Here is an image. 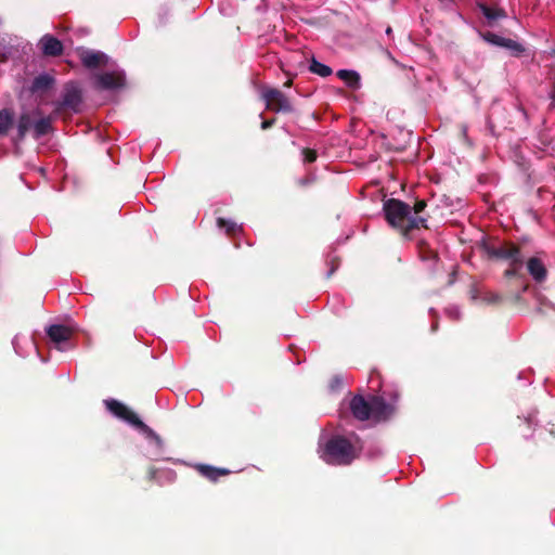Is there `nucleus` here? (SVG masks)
Listing matches in <instances>:
<instances>
[{
    "mask_svg": "<svg viewBox=\"0 0 555 555\" xmlns=\"http://www.w3.org/2000/svg\"><path fill=\"white\" fill-rule=\"evenodd\" d=\"M383 210L387 222L408 235L412 230L427 228V218L424 216H412L411 206L403 201L389 198L384 202Z\"/></svg>",
    "mask_w": 555,
    "mask_h": 555,
    "instance_id": "nucleus-1",
    "label": "nucleus"
},
{
    "mask_svg": "<svg viewBox=\"0 0 555 555\" xmlns=\"http://www.w3.org/2000/svg\"><path fill=\"white\" fill-rule=\"evenodd\" d=\"M479 247L485 257L490 261L524 264L520 247L511 241L501 240L495 236L483 237L479 242Z\"/></svg>",
    "mask_w": 555,
    "mask_h": 555,
    "instance_id": "nucleus-2",
    "label": "nucleus"
},
{
    "mask_svg": "<svg viewBox=\"0 0 555 555\" xmlns=\"http://www.w3.org/2000/svg\"><path fill=\"white\" fill-rule=\"evenodd\" d=\"M359 456V449L343 436L331 438L321 457L332 465H348Z\"/></svg>",
    "mask_w": 555,
    "mask_h": 555,
    "instance_id": "nucleus-3",
    "label": "nucleus"
},
{
    "mask_svg": "<svg viewBox=\"0 0 555 555\" xmlns=\"http://www.w3.org/2000/svg\"><path fill=\"white\" fill-rule=\"evenodd\" d=\"M82 107V90L78 82L69 81L64 86L62 99L55 103L53 115L66 118L79 114Z\"/></svg>",
    "mask_w": 555,
    "mask_h": 555,
    "instance_id": "nucleus-4",
    "label": "nucleus"
},
{
    "mask_svg": "<svg viewBox=\"0 0 555 555\" xmlns=\"http://www.w3.org/2000/svg\"><path fill=\"white\" fill-rule=\"evenodd\" d=\"M103 403L107 411L114 416L125 421L140 431L146 434L149 437H152L158 444L162 442L160 437L151 427L144 424L140 417L127 405L116 399H105Z\"/></svg>",
    "mask_w": 555,
    "mask_h": 555,
    "instance_id": "nucleus-5",
    "label": "nucleus"
},
{
    "mask_svg": "<svg viewBox=\"0 0 555 555\" xmlns=\"http://www.w3.org/2000/svg\"><path fill=\"white\" fill-rule=\"evenodd\" d=\"M266 108L274 113H293L294 106L291 100L279 89L268 88L262 92Z\"/></svg>",
    "mask_w": 555,
    "mask_h": 555,
    "instance_id": "nucleus-6",
    "label": "nucleus"
},
{
    "mask_svg": "<svg viewBox=\"0 0 555 555\" xmlns=\"http://www.w3.org/2000/svg\"><path fill=\"white\" fill-rule=\"evenodd\" d=\"M127 85L124 70L106 72L94 76V88L96 90H118Z\"/></svg>",
    "mask_w": 555,
    "mask_h": 555,
    "instance_id": "nucleus-7",
    "label": "nucleus"
},
{
    "mask_svg": "<svg viewBox=\"0 0 555 555\" xmlns=\"http://www.w3.org/2000/svg\"><path fill=\"white\" fill-rule=\"evenodd\" d=\"M350 411L354 418L367 421L372 416V402L366 401L363 396H354L349 403Z\"/></svg>",
    "mask_w": 555,
    "mask_h": 555,
    "instance_id": "nucleus-8",
    "label": "nucleus"
},
{
    "mask_svg": "<svg viewBox=\"0 0 555 555\" xmlns=\"http://www.w3.org/2000/svg\"><path fill=\"white\" fill-rule=\"evenodd\" d=\"M372 417L376 421H386L395 413V405L387 403L382 396H372Z\"/></svg>",
    "mask_w": 555,
    "mask_h": 555,
    "instance_id": "nucleus-9",
    "label": "nucleus"
},
{
    "mask_svg": "<svg viewBox=\"0 0 555 555\" xmlns=\"http://www.w3.org/2000/svg\"><path fill=\"white\" fill-rule=\"evenodd\" d=\"M39 46L46 56H60L64 51L62 41L52 35H44L40 39Z\"/></svg>",
    "mask_w": 555,
    "mask_h": 555,
    "instance_id": "nucleus-10",
    "label": "nucleus"
},
{
    "mask_svg": "<svg viewBox=\"0 0 555 555\" xmlns=\"http://www.w3.org/2000/svg\"><path fill=\"white\" fill-rule=\"evenodd\" d=\"M41 115L40 109H34L33 112H24L20 115L17 120V140L23 141L27 132L33 128L35 118Z\"/></svg>",
    "mask_w": 555,
    "mask_h": 555,
    "instance_id": "nucleus-11",
    "label": "nucleus"
},
{
    "mask_svg": "<svg viewBox=\"0 0 555 555\" xmlns=\"http://www.w3.org/2000/svg\"><path fill=\"white\" fill-rule=\"evenodd\" d=\"M80 60L82 65L89 69L105 66L108 62L107 55L101 51H85L81 53Z\"/></svg>",
    "mask_w": 555,
    "mask_h": 555,
    "instance_id": "nucleus-12",
    "label": "nucleus"
},
{
    "mask_svg": "<svg viewBox=\"0 0 555 555\" xmlns=\"http://www.w3.org/2000/svg\"><path fill=\"white\" fill-rule=\"evenodd\" d=\"M527 270L537 283H543L547 279V269L543 261L538 257H531L527 260Z\"/></svg>",
    "mask_w": 555,
    "mask_h": 555,
    "instance_id": "nucleus-13",
    "label": "nucleus"
},
{
    "mask_svg": "<svg viewBox=\"0 0 555 555\" xmlns=\"http://www.w3.org/2000/svg\"><path fill=\"white\" fill-rule=\"evenodd\" d=\"M47 335L53 343L60 344L69 340L73 335V331L68 326L53 324L48 327Z\"/></svg>",
    "mask_w": 555,
    "mask_h": 555,
    "instance_id": "nucleus-14",
    "label": "nucleus"
},
{
    "mask_svg": "<svg viewBox=\"0 0 555 555\" xmlns=\"http://www.w3.org/2000/svg\"><path fill=\"white\" fill-rule=\"evenodd\" d=\"M195 469L208 480L216 482L222 476L230 475V470L227 468H219L207 464H197Z\"/></svg>",
    "mask_w": 555,
    "mask_h": 555,
    "instance_id": "nucleus-15",
    "label": "nucleus"
},
{
    "mask_svg": "<svg viewBox=\"0 0 555 555\" xmlns=\"http://www.w3.org/2000/svg\"><path fill=\"white\" fill-rule=\"evenodd\" d=\"M57 116L53 115V113H52L49 116L40 117L39 119H37L34 124V131H33L34 138L39 139V138L44 137L48 133H50L53 130L52 121Z\"/></svg>",
    "mask_w": 555,
    "mask_h": 555,
    "instance_id": "nucleus-16",
    "label": "nucleus"
},
{
    "mask_svg": "<svg viewBox=\"0 0 555 555\" xmlns=\"http://www.w3.org/2000/svg\"><path fill=\"white\" fill-rule=\"evenodd\" d=\"M54 82L55 80L52 76L48 74H41L35 77V79L31 82V86L29 87V91L33 94L46 92L53 87Z\"/></svg>",
    "mask_w": 555,
    "mask_h": 555,
    "instance_id": "nucleus-17",
    "label": "nucleus"
},
{
    "mask_svg": "<svg viewBox=\"0 0 555 555\" xmlns=\"http://www.w3.org/2000/svg\"><path fill=\"white\" fill-rule=\"evenodd\" d=\"M478 7L483 16L487 18V23L489 26H493L496 21L506 17V12L504 9L492 8L485 3H479Z\"/></svg>",
    "mask_w": 555,
    "mask_h": 555,
    "instance_id": "nucleus-18",
    "label": "nucleus"
},
{
    "mask_svg": "<svg viewBox=\"0 0 555 555\" xmlns=\"http://www.w3.org/2000/svg\"><path fill=\"white\" fill-rule=\"evenodd\" d=\"M337 77L351 89H358L360 87V75L354 70L339 69Z\"/></svg>",
    "mask_w": 555,
    "mask_h": 555,
    "instance_id": "nucleus-19",
    "label": "nucleus"
},
{
    "mask_svg": "<svg viewBox=\"0 0 555 555\" xmlns=\"http://www.w3.org/2000/svg\"><path fill=\"white\" fill-rule=\"evenodd\" d=\"M13 125V112L9 108L0 111V135L8 134Z\"/></svg>",
    "mask_w": 555,
    "mask_h": 555,
    "instance_id": "nucleus-20",
    "label": "nucleus"
},
{
    "mask_svg": "<svg viewBox=\"0 0 555 555\" xmlns=\"http://www.w3.org/2000/svg\"><path fill=\"white\" fill-rule=\"evenodd\" d=\"M309 70L315 75H319L321 77H327L332 75L333 70L330 66L320 63L314 57H312L311 63L309 65Z\"/></svg>",
    "mask_w": 555,
    "mask_h": 555,
    "instance_id": "nucleus-21",
    "label": "nucleus"
},
{
    "mask_svg": "<svg viewBox=\"0 0 555 555\" xmlns=\"http://www.w3.org/2000/svg\"><path fill=\"white\" fill-rule=\"evenodd\" d=\"M217 225L220 229H223L229 236L235 235L236 232L242 230V228L240 225H237L235 222H233L231 220H227L221 217L217 219Z\"/></svg>",
    "mask_w": 555,
    "mask_h": 555,
    "instance_id": "nucleus-22",
    "label": "nucleus"
},
{
    "mask_svg": "<svg viewBox=\"0 0 555 555\" xmlns=\"http://www.w3.org/2000/svg\"><path fill=\"white\" fill-rule=\"evenodd\" d=\"M502 48L509 50L511 53L515 56H519L521 53L525 52V48L522 44L509 38H506Z\"/></svg>",
    "mask_w": 555,
    "mask_h": 555,
    "instance_id": "nucleus-23",
    "label": "nucleus"
},
{
    "mask_svg": "<svg viewBox=\"0 0 555 555\" xmlns=\"http://www.w3.org/2000/svg\"><path fill=\"white\" fill-rule=\"evenodd\" d=\"M508 264L509 267L503 272V276L506 280L522 278V274L520 272L522 264H516L513 262H509Z\"/></svg>",
    "mask_w": 555,
    "mask_h": 555,
    "instance_id": "nucleus-24",
    "label": "nucleus"
},
{
    "mask_svg": "<svg viewBox=\"0 0 555 555\" xmlns=\"http://www.w3.org/2000/svg\"><path fill=\"white\" fill-rule=\"evenodd\" d=\"M481 36H482V38H483L487 42H489V43H491V44H493V46L501 47V48H502V46L504 44V41L506 40V38H504V37H502V36H499V35H496V34H493V33H491V31H486V33H483Z\"/></svg>",
    "mask_w": 555,
    "mask_h": 555,
    "instance_id": "nucleus-25",
    "label": "nucleus"
},
{
    "mask_svg": "<svg viewBox=\"0 0 555 555\" xmlns=\"http://www.w3.org/2000/svg\"><path fill=\"white\" fill-rule=\"evenodd\" d=\"M302 155L306 163H313L318 158L317 151L309 147L302 149Z\"/></svg>",
    "mask_w": 555,
    "mask_h": 555,
    "instance_id": "nucleus-26",
    "label": "nucleus"
},
{
    "mask_svg": "<svg viewBox=\"0 0 555 555\" xmlns=\"http://www.w3.org/2000/svg\"><path fill=\"white\" fill-rule=\"evenodd\" d=\"M426 206H427L426 201H424V199L416 201L414 206H413V208H412L413 212H414V216H421L420 214L424 211Z\"/></svg>",
    "mask_w": 555,
    "mask_h": 555,
    "instance_id": "nucleus-27",
    "label": "nucleus"
},
{
    "mask_svg": "<svg viewBox=\"0 0 555 555\" xmlns=\"http://www.w3.org/2000/svg\"><path fill=\"white\" fill-rule=\"evenodd\" d=\"M276 119L275 118H271V119H266L261 122V129L262 130H267L269 128H271L274 124H275Z\"/></svg>",
    "mask_w": 555,
    "mask_h": 555,
    "instance_id": "nucleus-28",
    "label": "nucleus"
},
{
    "mask_svg": "<svg viewBox=\"0 0 555 555\" xmlns=\"http://www.w3.org/2000/svg\"><path fill=\"white\" fill-rule=\"evenodd\" d=\"M314 181V178L311 177H305L297 181V184L300 186H306L308 184H311Z\"/></svg>",
    "mask_w": 555,
    "mask_h": 555,
    "instance_id": "nucleus-29",
    "label": "nucleus"
},
{
    "mask_svg": "<svg viewBox=\"0 0 555 555\" xmlns=\"http://www.w3.org/2000/svg\"><path fill=\"white\" fill-rule=\"evenodd\" d=\"M157 469L155 467H150L147 469V478L150 481H153L156 478Z\"/></svg>",
    "mask_w": 555,
    "mask_h": 555,
    "instance_id": "nucleus-30",
    "label": "nucleus"
},
{
    "mask_svg": "<svg viewBox=\"0 0 555 555\" xmlns=\"http://www.w3.org/2000/svg\"><path fill=\"white\" fill-rule=\"evenodd\" d=\"M435 257H436V254L429 248H427V251H425V254H423V258L427 259V260L433 259Z\"/></svg>",
    "mask_w": 555,
    "mask_h": 555,
    "instance_id": "nucleus-31",
    "label": "nucleus"
},
{
    "mask_svg": "<svg viewBox=\"0 0 555 555\" xmlns=\"http://www.w3.org/2000/svg\"><path fill=\"white\" fill-rule=\"evenodd\" d=\"M490 302H499L501 301V296L499 295H492L491 298L489 299Z\"/></svg>",
    "mask_w": 555,
    "mask_h": 555,
    "instance_id": "nucleus-32",
    "label": "nucleus"
},
{
    "mask_svg": "<svg viewBox=\"0 0 555 555\" xmlns=\"http://www.w3.org/2000/svg\"><path fill=\"white\" fill-rule=\"evenodd\" d=\"M390 397H391V399H392L393 401H397V400H398V398H399V393H398L397 391H393V392H391V393H390Z\"/></svg>",
    "mask_w": 555,
    "mask_h": 555,
    "instance_id": "nucleus-33",
    "label": "nucleus"
},
{
    "mask_svg": "<svg viewBox=\"0 0 555 555\" xmlns=\"http://www.w3.org/2000/svg\"><path fill=\"white\" fill-rule=\"evenodd\" d=\"M375 376H376V378H377V379L379 378L378 373L373 372V373L371 374V376H370V382H371V383L374 380V377H375Z\"/></svg>",
    "mask_w": 555,
    "mask_h": 555,
    "instance_id": "nucleus-34",
    "label": "nucleus"
},
{
    "mask_svg": "<svg viewBox=\"0 0 555 555\" xmlns=\"http://www.w3.org/2000/svg\"><path fill=\"white\" fill-rule=\"evenodd\" d=\"M550 95H551V98H552L553 100H555V83H554V85H553V87H552V91H551V94H550Z\"/></svg>",
    "mask_w": 555,
    "mask_h": 555,
    "instance_id": "nucleus-35",
    "label": "nucleus"
},
{
    "mask_svg": "<svg viewBox=\"0 0 555 555\" xmlns=\"http://www.w3.org/2000/svg\"><path fill=\"white\" fill-rule=\"evenodd\" d=\"M293 81L292 79H288L285 83H284V87L286 88H289L292 86Z\"/></svg>",
    "mask_w": 555,
    "mask_h": 555,
    "instance_id": "nucleus-36",
    "label": "nucleus"
},
{
    "mask_svg": "<svg viewBox=\"0 0 555 555\" xmlns=\"http://www.w3.org/2000/svg\"><path fill=\"white\" fill-rule=\"evenodd\" d=\"M391 31H392V30H391V28H390V27H388V28L386 29L387 35H390V34H391Z\"/></svg>",
    "mask_w": 555,
    "mask_h": 555,
    "instance_id": "nucleus-37",
    "label": "nucleus"
},
{
    "mask_svg": "<svg viewBox=\"0 0 555 555\" xmlns=\"http://www.w3.org/2000/svg\"><path fill=\"white\" fill-rule=\"evenodd\" d=\"M339 383V378H335L334 385H337Z\"/></svg>",
    "mask_w": 555,
    "mask_h": 555,
    "instance_id": "nucleus-38",
    "label": "nucleus"
},
{
    "mask_svg": "<svg viewBox=\"0 0 555 555\" xmlns=\"http://www.w3.org/2000/svg\"><path fill=\"white\" fill-rule=\"evenodd\" d=\"M339 383V378H335L334 385H337Z\"/></svg>",
    "mask_w": 555,
    "mask_h": 555,
    "instance_id": "nucleus-39",
    "label": "nucleus"
},
{
    "mask_svg": "<svg viewBox=\"0 0 555 555\" xmlns=\"http://www.w3.org/2000/svg\"><path fill=\"white\" fill-rule=\"evenodd\" d=\"M423 247H426V248H427L426 243H423V244L421 245V248H423Z\"/></svg>",
    "mask_w": 555,
    "mask_h": 555,
    "instance_id": "nucleus-40",
    "label": "nucleus"
},
{
    "mask_svg": "<svg viewBox=\"0 0 555 555\" xmlns=\"http://www.w3.org/2000/svg\"><path fill=\"white\" fill-rule=\"evenodd\" d=\"M333 272H334V269H332V270L330 271L328 276H331V274H333Z\"/></svg>",
    "mask_w": 555,
    "mask_h": 555,
    "instance_id": "nucleus-41",
    "label": "nucleus"
},
{
    "mask_svg": "<svg viewBox=\"0 0 555 555\" xmlns=\"http://www.w3.org/2000/svg\"><path fill=\"white\" fill-rule=\"evenodd\" d=\"M527 288H528V285H525L522 291L525 292V291H527Z\"/></svg>",
    "mask_w": 555,
    "mask_h": 555,
    "instance_id": "nucleus-42",
    "label": "nucleus"
},
{
    "mask_svg": "<svg viewBox=\"0 0 555 555\" xmlns=\"http://www.w3.org/2000/svg\"><path fill=\"white\" fill-rule=\"evenodd\" d=\"M436 328H437V324H434L433 331H436Z\"/></svg>",
    "mask_w": 555,
    "mask_h": 555,
    "instance_id": "nucleus-43",
    "label": "nucleus"
}]
</instances>
